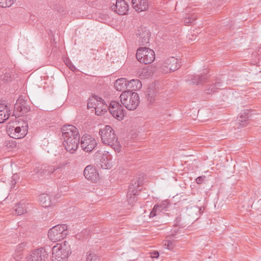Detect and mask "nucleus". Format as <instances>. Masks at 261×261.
I'll list each match as a JSON object with an SVG mask.
<instances>
[{
	"label": "nucleus",
	"mask_w": 261,
	"mask_h": 261,
	"mask_svg": "<svg viewBox=\"0 0 261 261\" xmlns=\"http://www.w3.org/2000/svg\"><path fill=\"white\" fill-rule=\"evenodd\" d=\"M63 145L66 150L73 153L78 148L80 135L77 128L72 125H64L62 128Z\"/></svg>",
	"instance_id": "obj_1"
},
{
	"label": "nucleus",
	"mask_w": 261,
	"mask_h": 261,
	"mask_svg": "<svg viewBox=\"0 0 261 261\" xmlns=\"http://www.w3.org/2000/svg\"><path fill=\"white\" fill-rule=\"evenodd\" d=\"M99 134L100 136L102 142L111 146L115 151L120 150V144L114 130L109 125H106L100 129Z\"/></svg>",
	"instance_id": "obj_2"
},
{
	"label": "nucleus",
	"mask_w": 261,
	"mask_h": 261,
	"mask_svg": "<svg viewBox=\"0 0 261 261\" xmlns=\"http://www.w3.org/2000/svg\"><path fill=\"white\" fill-rule=\"evenodd\" d=\"M121 103L128 110H135L138 106L140 100L137 92L125 91L120 96Z\"/></svg>",
	"instance_id": "obj_3"
},
{
	"label": "nucleus",
	"mask_w": 261,
	"mask_h": 261,
	"mask_svg": "<svg viewBox=\"0 0 261 261\" xmlns=\"http://www.w3.org/2000/svg\"><path fill=\"white\" fill-rule=\"evenodd\" d=\"M70 248L68 243L64 241L63 243L57 244L52 248L53 261H67Z\"/></svg>",
	"instance_id": "obj_4"
},
{
	"label": "nucleus",
	"mask_w": 261,
	"mask_h": 261,
	"mask_svg": "<svg viewBox=\"0 0 261 261\" xmlns=\"http://www.w3.org/2000/svg\"><path fill=\"white\" fill-rule=\"evenodd\" d=\"M65 165L64 163H60L59 165L47 166L43 165L35 168L32 174L34 180L42 178L44 176L49 175L55 171L63 167Z\"/></svg>",
	"instance_id": "obj_5"
},
{
	"label": "nucleus",
	"mask_w": 261,
	"mask_h": 261,
	"mask_svg": "<svg viewBox=\"0 0 261 261\" xmlns=\"http://www.w3.org/2000/svg\"><path fill=\"white\" fill-rule=\"evenodd\" d=\"M68 233L66 224L57 225L50 228L48 232V237L53 242H56L64 239Z\"/></svg>",
	"instance_id": "obj_6"
},
{
	"label": "nucleus",
	"mask_w": 261,
	"mask_h": 261,
	"mask_svg": "<svg viewBox=\"0 0 261 261\" xmlns=\"http://www.w3.org/2000/svg\"><path fill=\"white\" fill-rule=\"evenodd\" d=\"M136 58L141 63L149 64L154 61L155 53L148 47H140L137 50Z\"/></svg>",
	"instance_id": "obj_7"
},
{
	"label": "nucleus",
	"mask_w": 261,
	"mask_h": 261,
	"mask_svg": "<svg viewBox=\"0 0 261 261\" xmlns=\"http://www.w3.org/2000/svg\"><path fill=\"white\" fill-rule=\"evenodd\" d=\"M142 184V177H138V179L132 181L129 186L127 194L128 202L130 204H132L137 200L136 196L138 194V192L141 190L139 187Z\"/></svg>",
	"instance_id": "obj_8"
},
{
	"label": "nucleus",
	"mask_w": 261,
	"mask_h": 261,
	"mask_svg": "<svg viewBox=\"0 0 261 261\" xmlns=\"http://www.w3.org/2000/svg\"><path fill=\"white\" fill-rule=\"evenodd\" d=\"M177 59L171 57L164 60L161 64V69L163 72L168 73L174 71L180 67Z\"/></svg>",
	"instance_id": "obj_9"
},
{
	"label": "nucleus",
	"mask_w": 261,
	"mask_h": 261,
	"mask_svg": "<svg viewBox=\"0 0 261 261\" xmlns=\"http://www.w3.org/2000/svg\"><path fill=\"white\" fill-rule=\"evenodd\" d=\"M109 111L112 115L118 120H121L124 117L123 107L116 101H112L110 103Z\"/></svg>",
	"instance_id": "obj_10"
},
{
	"label": "nucleus",
	"mask_w": 261,
	"mask_h": 261,
	"mask_svg": "<svg viewBox=\"0 0 261 261\" xmlns=\"http://www.w3.org/2000/svg\"><path fill=\"white\" fill-rule=\"evenodd\" d=\"M94 138L90 135L86 134L83 136L81 139V146L86 152H91L96 146Z\"/></svg>",
	"instance_id": "obj_11"
},
{
	"label": "nucleus",
	"mask_w": 261,
	"mask_h": 261,
	"mask_svg": "<svg viewBox=\"0 0 261 261\" xmlns=\"http://www.w3.org/2000/svg\"><path fill=\"white\" fill-rule=\"evenodd\" d=\"M47 256V249L40 248L32 251L27 257V261H45Z\"/></svg>",
	"instance_id": "obj_12"
},
{
	"label": "nucleus",
	"mask_w": 261,
	"mask_h": 261,
	"mask_svg": "<svg viewBox=\"0 0 261 261\" xmlns=\"http://www.w3.org/2000/svg\"><path fill=\"white\" fill-rule=\"evenodd\" d=\"M27 99L28 96L25 94L20 95L17 98V117L27 113L30 110L27 103Z\"/></svg>",
	"instance_id": "obj_13"
},
{
	"label": "nucleus",
	"mask_w": 261,
	"mask_h": 261,
	"mask_svg": "<svg viewBox=\"0 0 261 261\" xmlns=\"http://www.w3.org/2000/svg\"><path fill=\"white\" fill-rule=\"evenodd\" d=\"M84 175L86 179L96 182L99 179V174L96 169L91 165L87 166L84 171Z\"/></svg>",
	"instance_id": "obj_14"
},
{
	"label": "nucleus",
	"mask_w": 261,
	"mask_h": 261,
	"mask_svg": "<svg viewBox=\"0 0 261 261\" xmlns=\"http://www.w3.org/2000/svg\"><path fill=\"white\" fill-rule=\"evenodd\" d=\"M112 9L119 15H123L127 14L128 11V5L124 0H117L116 4L112 7Z\"/></svg>",
	"instance_id": "obj_15"
},
{
	"label": "nucleus",
	"mask_w": 261,
	"mask_h": 261,
	"mask_svg": "<svg viewBox=\"0 0 261 261\" xmlns=\"http://www.w3.org/2000/svg\"><path fill=\"white\" fill-rule=\"evenodd\" d=\"M28 123L21 119H17V139L23 138L28 133Z\"/></svg>",
	"instance_id": "obj_16"
},
{
	"label": "nucleus",
	"mask_w": 261,
	"mask_h": 261,
	"mask_svg": "<svg viewBox=\"0 0 261 261\" xmlns=\"http://www.w3.org/2000/svg\"><path fill=\"white\" fill-rule=\"evenodd\" d=\"M186 81L190 82L191 84L202 85L208 82V75L206 74L201 75H190Z\"/></svg>",
	"instance_id": "obj_17"
},
{
	"label": "nucleus",
	"mask_w": 261,
	"mask_h": 261,
	"mask_svg": "<svg viewBox=\"0 0 261 261\" xmlns=\"http://www.w3.org/2000/svg\"><path fill=\"white\" fill-rule=\"evenodd\" d=\"M132 6L137 11H143L148 8V0H132Z\"/></svg>",
	"instance_id": "obj_18"
},
{
	"label": "nucleus",
	"mask_w": 261,
	"mask_h": 261,
	"mask_svg": "<svg viewBox=\"0 0 261 261\" xmlns=\"http://www.w3.org/2000/svg\"><path fill=\"white\" fill-rule=\"evenodd\" d=\"M10 108L7 105L0 104V123L8 119L10 115Z\"/></svg>",
	"instance_id": "obj_19"
},
{
	"label": "nucleus",
	"mask_w": 261,
	"mask_h": 261,
	"mask_svg": "<svg viewBox=\"0 0 261 261\" xmlns=\"http://www.w3.org/2000/svg\"><path fill=\"white\" fill-rule=\"evenodd\" d=\"M128 81L125 78H120L117 80L114 83V87L117 91H125L127 90Z\"/></svg>",
	"instance_id": "obj_20"
},
{
	"label": "nucleus",
	"mask_w": 261,
	"mask_h": 261,
	"mask_svg": "<svg viewBox=\"0 0 261 261\" xmlns=\"http://www.w3.org/2000/svg\"><path fill=\"white\" fill-rule=\"evenodd\" d=\"M7 133L11 138L16 139V122L11 121L8 123Z\"/></svg>",
	"instance_id": "obj_21"
},
{
	"label": "nucleus",
	"mask_w": 261,
	"mask_h": 261,
	"mask_svg": "<svg viewBox=\"0 0 261 261\" xmlns=\"http://www.w3.org/2000/svg\"><path fill=\"white\" fill-rule=\"evenodd\" d=\"M142 87L141 82L137 79H133L128 81L127 90L133 92L139 90Z\"/></svg>",
	"instance_id": "obj_22"
},
{
	"label": "nucleus",
	"mask_w": 261,
	"mask_h": 261,
	"mask_svg": "<svg viewBox=\"0 0 261 261\" xmlns=\"http://www.w3.org/2000/svg\"><path fill=\"white\" fill-rule=\"evenodd\" d=\"M223 87V84L220 79H217L216 81L211 85L208 88L205 89V92L207 94L215 92L216 90L221 89Z\"/></svg>",
	"instance_id": "obj_23"
},
{
	"label": "nucleus",
	"mask_w": 261,
	"mask_h": 261,
	"mask_svg": "<svg viewBox=\"0 0 261 261\" xmlns=\"http://www.w3.org/2000/svg\"><path fill=\"white\" fill-rule=\"evenodd\" d=\"M99 103H96L93 101L92 98H89L87 103V108L88 109L94 108L95 110V114L98 116L103 114V109H100V107L98 106Z\"/></svg>",
	"instance_id": "obj_24"
},
{
	"label": "nucleus",
	"mask_w": 261,
	"mask_h": 261,
	"mask_svg": "<svg viewBox=\"0 0 261 261\" xmlns=\"http://www.w3.org/2000/svg\"><path fill=\"white\" fill-rule=\"evenodd\" d=\"M39 200L42 206L44 207L50 206L53 204L50 196L47 194H41L39 196Z\"/></svg>",
	"instance_id": "obj_25"
},
{
	"label": "nucleus",
	"mask_w": 261,
	"mask_h": 261,
	"mask_svg": "<svg viewBox=\"0 0 261 261\" xmlns=\"http://www.w3.org/2000/svg\"><path fill=\"white\" fill-rule=\"evenodd\" d=\"M28 203L24 200L17 203V216L21 215L27 213Z\"/></svg>",
	"instance_id": "obj_26"
},
{
	"label": "nucleus",
	"mask_w": 261,
	"mask_h": 261,
	"mask_svg": "<svg viewBox=\"0 0 261 261\" xmlns=\"http://www.w3.org/2000/svg\"><path fill=\"white\" fill-rule=\"evenodd\" d=\"M156 91L153 89V87H150L148 89L147 98V100L150 102L154 101L155 100L156 96Z\"/></svg>",
	"instance_id": "obj_27"
},
{
	"label": "nucleus",
	"mask_w": 261,
	"mask_h": 261,
	"mask_svg": "<svg viewBox=\"0 0 261 261\" xmlns=\"http://www.w3.org/2000/svg\"><path fill=\"white\" fill-rule=\"evenodd\" d=\"M92 99L93 101H95V102H100V103L99 105H100L99 107H100V109H103V113L106 112V109L108 108V106L107 105L104 103V100L103 99L97 96L94 95L93 96Z\"/></svg>",
	"instance_id": "obj_28"
},
{
	"label": "nucleus",
	"mask_w": 261,
	"mask_h": 261,
	"mask_svg": "<svg viewBox=\"0 0 261 261\" xmlns=\"http://www.w3.org/2000/svg\"><path fill=\"white\" fill-rule=\"evenodd\" d=\"M28 242L27 241H23L17 245V253H18V252H20L22 250H23L26 247H28ZM22 257L21 254H17V260L20 258L21 259Z\"/></svg>",
	"instance_id": "obj_29"
},
{
	"label": "nucleus",
	"mask_w": 261,
	"mask_h": 261,
	"mask_svg": "<svg viewBox=\"0 0 261 261\" xmlns=\"http://www.w3.org/2000/svg\"><path fill=\"white\" fill-rule=\"evenodd\" d=\"M140 37V43L144 45L149 43V34H139Z\"/></svg>",
	"instance_id": "obj_30"
},
{
	"label": "nucleus",
	"mask_w": 261,
	"mask_h": 261,
	"mask_svg": "<svg viewBox=\"0 0 261 261\" xmlns=\"http://www.w3.org/2000/svg\"><path fill=\"white\" fill-rule=\"evenodd\" d=\"M244 113L245 116H244L243 115H241L240 116V119H239V121L241 122V125H242L243 127L246 126L247 124V119L249 117V114L248 112H244Z\"/></svg>",
	"instance_id": "obj_31"
},
{
	"label": "nucleus",
	"mask_w": 261,
	"mask_h": 261,
	"mask_svg": "<svg viewBox=\"0 0 261 261\" xmlns=\"http://www.w3.org/2000/svg\"><path fill=\"white\" fill-rule=\"evenodd\" d=\"M14 2V0H0V7L6 8L10 7Z\"/></svg>",
	"instance_id": "obj_32"
},
{
	"label": "nucleus",
	"mask_w": 261,
	"mask_h": 261,
	"mask_svg": "<svg viewBox=\"0 0 261 261\" xmlns=\"http://www.w3.org/2000/svg\"><path fill=\"white\" fill-rule=\"evenodd\" d=\"M174 245V242L172 240H166L163 244L164 247L168 250H172Z\"/></svg>",
	"instance_id": "obj_33"
},
{
	"label": "nucleus",
	"mask_w": 261,
	"mask_h": 261,
	"mask_svg": "<svg viewBox=\"0 0 261 261\" xmlns=\"http://www.w3.org/2000/svg\"><path fill=\"white\" fill-rule=\"evenodd\" d=\"M135 30L139 33H150L148 29L141 24H138V25L136 27Z\"/></svg>",
	"instance_id": "obj_34"
},
{
	"label": "nucleus",
	"mask_w": 261,
	"mask_h": 261,
	"mask_svg": "<svg viewBox=\"0 0 261 261\" xmlns=\"http://www.w3.org/2000/svg\"><path fill=\"white\" fill-rule=\"evenodd\" d=\"M18 226L20 227V230H19V234L20 236H23L25 232H27V226L26 225H23L22 222H19L17 224Z\"/></svg>",
	"instance_id": "obj_35"
},
{
	"label": "nucleus",
	"mask_w": 261,
	"mask_h": 261,
	"mask_svg": "<svg viewBox=\"0 0 261 261\" xmlns=\"http://www.w3.org/2000/svg\"><path fill=\"white\" fill-rule=\"evenodd\" d=\"M99 257L93 253H90L87 255V261H99Z\"/></svg>",
	"instance_id": "obj_36"
},
{
	"label": "nucleus",
	"mask_w": 261,
	"mask_h": 261,
	"mask_svg": "<svg viewBox=\"0 0 261 261\" xmlns=\"http://www.w3.org/2000/svg\"><path fill=\"white\" fill-rule=\"evenodd\" d=\"M174 225L179 226L180 227H184L185 225L181 222V218L180 217H177L174 221Z\"/></svg>",
	"instance_id": "obj_37"
},
{
	"label": "nucleus",
	"mask_w": 261,
	"mask_h": 261,
	"mask_svg": "<svg viewBox=\"0 0 261 261\" xmlns=\"http://www.w3.org/2000/svg\"><path fill=\"white\" fill-rule=\"evenodd\" d=\"M196 18L194 15L191 16V17H186L185 18L184 21L186 24L193 23L195 21Z\"/></svg>",
	"instance_id": "obj_38"
},
{
	"label": "nucleus",
	"mask_w": 261,
	"mask_h": 261,
	"mask_svg": "<svg viewBox=\"0 0 261 261\" xmlns=\"http://www.w3.org/2000/svg\"><path fill=\"white\" fill-rule=\"evenodd\" d=\"M55 9H56L62 15L65 14L66 13V11L65 8L60 5L56 6Z\"/></svg>",
	"instance_id": "obj_39"
},
{
	"label": "nucleus",
	"mask_w": 261,
	"mask_h": 261,
	"mask_svg": "<svg viewBox=\"0 0 261 261\" xmlns=\"http://www.w3.org/2000/svg\"><path fill=\"white\" fill-rule=\"evenodd\" d=\"M197 35L196 34H188V35L187 36V37L189 39V40L192 41H194L197 38Z\"/></svg>",
	"instance_id": "obj_40"
},
{
	"label": "nucleus",
	"mask_w": 261,
	"mask_h": 261,
	"mask_svg": "<svg viewBox=\"0 0 261 261\" xmlns=\"http://www.w3.org/2000/svg\"><path fill=\"white\" fill-rule=\"evenodd\" d=\"M205 176H199L196 179V182L198 184H201L204 180Z\"/></svg>",
	"instance_id": "obj_41"
},
{
	"label": "nucleus",
	"mask_w": 261,
	"mask_h": 261,
	"mask_svg": "<svg viewBox=\"0 0 261 261\" xmlns=\"http://www.w3.org/2000/svg\"><path fill=\"white\" fill-rule=\"evenodd\" d=\"M161 206L159 205V204H156L154 206L153 208L154 209V211H157L158 213H159L163 210V209H161Z\"/></svg>",
	"instance_id": "obj_42"
},
{
	"label": "nucleus",
	"mask_w": 261,
	"mask_h": 261,
	"mask_svg": "<svg viewBox=\"0 0 261 261\" xmlns=\"http://www.w3.org/2000/svg\"><path fill=\"white\" fill-rule=\"evenodd\" d=\"M167 204L168 203L167 201H164L161 204H159V205L161 206V209H163V210L167 207Z\"/></svg>",
	"instance_id": "obj_43"
},
{
	"label": "nucleus",
	"mask_w": 261,
	"mask_h": 261,
	"mask_svg": "<svg viewBox=\"0 0 261 261\" xmlns=\"http://www.w3.org/2000/svg\"><path fill=\"white\" fill-rule=\"evenodd\" d=\"M158 214H159L158 212L156 211H154V209L153 208L150 213L149 217H150V218L153 217L158 215Z\"/></svg>",
	"instance_id": "obj_44"
},
{
	"label": "nucleus",
	"mask_w": 261,
	"mask_h": 261,
	"mask_svg": "<svg viewBox=\"0 0 261 261\" xmlns=\"http://www.w3.org/2000/svg\"><path fill=\"white\" fill-rule=\"evenodd\" d=\"M66 64L71 70L73 71L76 69L75 67L70 62L66 63Z\"/></svg>",
	"instance_id": "obj_45"
},
{
	"label": "nucleus",
	"mask_w": 261,
	"mask_h": 261,
	"mask_svg": "<svg viewBox=\"0 0 261 261\" xmlns=\"http://www.w3.org/2000/svg\"><path fill=\"white\" fill-rule=\"evenodd\" d=\"M159 256V253L158 251H154L151 253V257L158 258Z\"/></svg>",
	"instance_id": "obj_46"
},
{
	"label": "nucleus",
	"mask_w": 261,
	"mask_h": 261,
	"mask_svg": "<svg viewBox=\"0 0 261 261\" xmlns=\"http://www.w3.org/2000/svg\"><path fill=\"white\" fill-rule=\"evenodd\" d=\"M9 77L8 76V74H7V73L4 75V77H3V80H6V81L7 82H9L10 81V79L9 80L8 78Z\"/></svg>",
	"instance_id": "obj_47"
},
{
	"label": "nucleus",
	"mask_w": 261,
	"mask_h": 261,
	"mask_svg": "<svg viewBox=\"0 0 261 261\" xmlns=\"http://www.w3.org/2000/svg\"><path fill=\"white\" fill-rule=\"evenodd\" d=\"M16 145V141L15 140H12V144H11L10 145V147H13V146H15Z\"/></svg>",
	"instance_id": "obj_48"
},
{
	"label": "nucleus",
	"mask_w": 261,
	"mask_h": 261,
	"mask_svg": "<svg viewBox=\"0 0 261 261\" xmlns=\"http://www.w3.org/2000/svg\"><path fill=\"white\" fill-rule=\"evenodd\" d=\"M16 183V181H15V180L14 179V181H12V186H14V187Z\"/></svg>",
	"instance_id": "obj_49"
},
{
	"label": "nucleus",
	"mask_w": 261,
	"mask_h": 261,
	"mask_svg": "<svg viewBox=\"0 0 261 261\" xmlns=\"http://www.w3.org/2000/svg\"><path fill=\"white\" fill-rule=\"evenodd\" d=\"M257 203H258L259 204H260V205H261V199L257 201Z\"/></svg>",
	"instance_id": "obj_50"
},
{
	"label": "nucleus",
	"mask_w": 261,
	"mask_h": 261,
	"mask_svg": "<svg viewBox=\"0 0 261 261\" xmlns=\"http://www.w3.org/2000/svg\"><path fill=\"white\" fill-rule=\"evenodd\" d=\"M255 204H256V203H254V202L253 203V205H255Z\"/></svg>",
	"instance_id": "obj_51"
},
{
	"label": "nucleus",
	"mask_w": 261,
	"mask_h": 261,
	"mask_svg": "<svg viewBox=\"0 0 261 261\" xmlns=\"http://www.w3.org/2000/svg\"><path fill=\"white\" fill-rule=\"evenodd\" d=\"M171 235L174 236V234L173 233H171Z\"/></svg>",
	"instance_id": "obj_52"
}]
</instances>
